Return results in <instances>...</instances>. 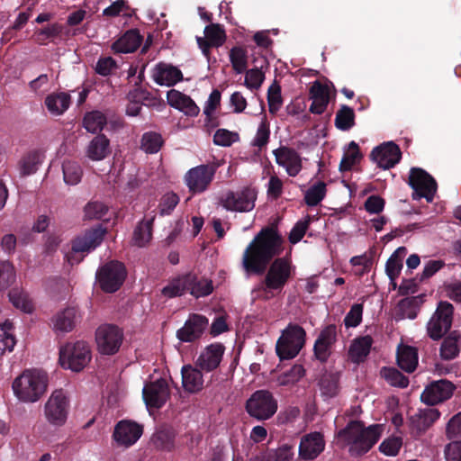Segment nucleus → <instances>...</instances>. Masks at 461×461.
<instances>
[{
    "label": "nucleus",
    "mask_w": 461,
    "mask_h": 461,
    "mask_svg": "<svg viewBox=\"0 0 461 461\" xmlns=\"http://www.w3.org/2000/svg\"><path fill=\"white\" fill-rule=\"evenodd\" d=\"M284 239L274 225L263 229L243 252L242 267L248 274L262 275L263 290L280 294L293 279L295 267L289 256L280 257Z\"/></svg>",
    "instance_id": "nucleus-1"
},
{
    "label": "nucleus",
    "mask_w": 461,
    "mask_h": 461,
    "mask_svg": "<svg viewBox=\"0 0 461 461\" xmlns=\"http://www.w3.org/2000/svg\"><path fill=\"white\" fill-rule=\"evenodd\" d=\"M382 432L381 424H373L366 428L363 421L351 420L339 431L338 437L348 447V452L352 456H360L376 444Z\"/></svg>",
    "instance_id": "nucleus-2"
},
{
    "label": "nucleus",
    "mask_w": 461,
    "mask_h": 461,
    "mask_svg": "<svg viewBox=\"0 0 461 461\" xmlns=\"http://www.w3.org/2000/svg\"><path fill=\"white\" fill-rule=\"evenodd\" d=\"M48 384L49 376L45 371L28 369L14 380L12 387L20 401L35 402L45 393Z\"/></svg>",
    "instance_id": "nucleus-3"
},
{
    "label": "nucleus",
    "mask_w": 461,
    "mask_h": 461,
    "mask_svg": "<svg viewBox=\"0 0 461 461\" xmlns=\"http://www.w3.org/2000/svg\"><path fill=\"white\" fill-rule=\"evenodd\" d=\"M189 292L195 298L205 297L213 292L212 281L189 272L169 281L162 289V294L168 298L183 295Z\"/></svg>",
    "instance_id": "nucleus-4"
},
{
    "label": "nucleus",
    "mask_w": 461,
    "mask_h": 461,
    "mask_svg": "<svg viewBox=\"0 0 461 461\" xmlns=\"http://www.w3.org/2000/svg\"><path fill=\"white\" fill-rule=\"evenodd\" d=\"M277 409V400L266 389L255 391L245 402V410L249 416L258 421L269 420L276 414Z\"/></svg>",
    "instance_id": "nucleus-5"
},
{
    "label": "nucleus",
    "mask_w": 461,
    "mask_h": 461,
    "mask_svg": "<svg viewBox=\"0 0 461 461\" xmlns=\"http://www.w3.org/2000/svg\"><path fill=\"white\" fill-rule=\"evenodd\" d=\"M306 332L298 325L290 323L277 339L276 351L281 360L295 357L305 344Z\"/></svg>",
    "instance_id": "nucleus-6"
},
{
    "label": "nucleus",
    "mask_w": 461,
    "mask_h": 461,
    "mask_svg": "<svg viewBox=\"0 0 461 461\" xmlns=\"http://www.w3.org/2000/svg\"><path fill=\"white\" fill-rule=\"evenodd\" d=\"M127 277L125 265L118 260H110L100 266L95 273V281L100 289L107 294L117 292Z\"/></svg>",
    "instance_id": "nucleus-7"
},
{
    "label": "nucleus",
    "mask_w": 461,
    "mask_h": 461,
    "mask_svg": "<svg viewBox=\"0 0 461 461\" xmlns=\"http://www.w3.org/2000/svg\"><path fill=\"white\" fill-rule=\"evenodd\" d=\"M92 358L91 349L86 341L67 343L59 349V363L65 369L74 372L83 370Z\"/></svg>",
    "instance_id": "nucleus-8"
},
{
    "label": "nucleus",
    "mask_w": 461,
    "mask_h": 461,
    "mask_svg": "<svg viewBox=\"0 0 461 461\" xmlns=\"http://www.w3.org/2000/svg\"><path fill=\"white\" fill-rule=\"evenodd\" d=\"M408 185L413 189L412 199L425 198L431 203L437 192V182L427 171L420 167H411Z\"/></svg>",
    "instance_id": "nucleus-9"
},
{
    "label": "nucleus",
    "mask_w": 461,
    "mask_h": 461,
    "mask_svg": "<svg viewBox=\"0 0 461 461\" xmlns=\"http://www.w3.org/2000/svg\"><path fill=\"white\" fill-rule=\"evenodd\" d=\"M454 307L441 301L427 324V332L430 339L438 340L450 330L453 321Z\"/></svg>",
    "instance_id": "nucleus-10"
},
{
    "label": "nucleus",
    "mask_w": 461,
    "mask_h": 461,
    "mask_svg": "<svg viewBox=\"0 0 461 461\" xmlns=\"http://www.w3.org/2000/svg\"><path fill=\"white\" fill-rule=\"evenodd\" d=\"M257 191L247 186L240 191H227L219 198V204L230 212H249L255 207Z\"/></svg>",
    "instance_id": "nucleus-11"
},
{
    "label": "nucleus",
    "mask_w": 461,
    "mask_h": 461,
    "mask_svg": "<svg viewBox=\"0 0 461 461\" xmlns=\"http://www.w3.org/2000/svg\"><path fill=\"white\" fill-rule=\"evenodd\" d=\"M123 331L114 324H103L95 331V341L99 352L103 355L116 354L123 341Z\"/></svg>",
    "instance_id": "nucleus-12"
},
{
    "label": "nucleus",
    "mask_w": 461,
    "mask_h": 461,
    "mask_svg": "<svg viewBox=\"0 0 461 461\" xmlns=\"http://www.w3.org/2000/svg\"><path fill=\"white\" fill-rule=\"evenodd\" d=\"M219 167V162H213L200 165L189 169L185 176V181L189 191L193 194H201L206 191L212 182Z\"/></svg>",
    "instance_id": "nucleus-13"
},
{
    "label": "nucleus",
    "mask_w": 461,
    "mask_h": 461,
    "mask_svg": "<svg viewBox=\"0 0 461 461\" xmlns=\"http://www.w3.org/2000/svg\"><path fill=\"white\" fill-rule=\"evenodd\" d=\"M338 341V328L329 324L321 330L313 344V357L321 364L328 362Z\"/></svg>",
    "instance_id": "nucleus-14"
},
{
    "label": "nucleus",
    "mask_w": 461,
    "mask_h": 461,
    "mask_svg": "<svg viewBox=\"0 0 461 461\" xmlns=\"http://www.w3.org/2000/svg\"><path fill=\"white\" fill-rule=\"evenodd\" d=\"M68 400L62 390H55L45 404L47 420L55 426H62L68 418Z\"/></svg>",
    "instance_id": "nucleus-15"
},
{
    "label": "nucleus",
    "mask_w": 461,
    "mask_h": 461,
    "mask_svg": "<svg viewBox=\"0 0 461 461\" xmlns=\"http://www.w3.org/2000/svg\"><path fill=\"white\" fill-rule=\"evenodd\" d=\"M208 325L209 321L205 316L191 313L184 326L176 330V338L181 342H194L202 338Z\"/></svg>",
    "instance_id": "nucleus-16"
},
{
    "label": "nucleus",
    "mask_w": 461,
    "mask_h": 461,
    "mask_svg": "<svg viewBox=\"0 0 461 461\" xmlns=\"http://www.w3.org/2000/svg\"><path fill=\"white\" fill-rule=\"evenodd\" d=\"M169 396L168 384L163 378L146 384L142 390V397L148 408H162Z\"/></svg>",
    "instance_id": "nucleus-17"
},
{
    "label": "nucleus",
    "mask_w": 461,
    "mask_h": 461,
    "mask_svg": "<svg viewBox=\"0 0 461 461\" xmlns=\"http://www.w3.org/2000/svg\"><path fill=\"white\" fill-rule=\"evenodd\" d=\"M370 158L377 163L383 169L393 167L402 158V152L398 145L389 141L373 149Z\"/></svg>",
    "instance_id": "nucleus-18"
},
{
    "label": "nucleus",
    "mask_w": 461,
    "mask_h": 461,
    "mask_svg": "<svg viewBox=\"0 0 461 461\" xmlns=\"http://www.w3.org/2000/svg\"><path fill=\"white\" fill-rule=\"evenodd\" d=\"M455 389L454 384L445 379L432 382L429 384L420 395L422 402L433 406L449 399Z\"/></svg>",
    "instance_id": "nucleus-19"
},
{
    "label": "nucleus",
    "mask_w": 461,
    "mask_h": 461,
    "mask_svg": "<svg viewBox=\"0 0 461 461\" xmlns=\"http://www.w3.org/2000/svg\"><path fill=\"white\" fill-rule=\"evenodd\" d=\"M142 433V425L133 420H122L116 424L113 437L119 445L130 447L141 437Z\"/></svg>",
    "instance_id": "nucleus-20"
},
{
    "label": "nucleus",
    "mask_w": 461,
    "mask_h": 461,
    "mask_svg": "<svg viewBox=\"0 0 461 461\" xmlns=\"http://www.w3.org/2000/svg\"><path fill=\"white\" fill-rule=\"evenodd\" d=\"M82 317L78 307H66L52 317L53 330L56 332H70L82 321Z\"/></svg>",
    "instance_id": "nucleus-21"
},
{
    "label": "nucleus",
    "mask_w": 461,
    "mask_h": 461,
    "mask_svg": "<svg viewBox=\"0 0 461 461\" xmlns=\"http://www.w3.org/2000/svg\"><path fill=\"white\" fill-rule=\"evenodd\" d=\"M225 347L220 342L208 345L198 357L195 365L203 371L212 372L221 364Z\"/></svg>",
    "instance_id": "nucleus-22"
},
{
    "label": "nucleus",
    "mask_w": 461,
    "mask_h": 461,
    "mask_svg": "<svg viewBox=\"0 0 461 461\" xmlns=\"http://www.w3.org/2000/svg\"><path fill=\"white\" fill-rule=\"evenodd\" d=\"M276 161L285 167L290 176H295L301 171L302 161L299 154L292 148L281 146L273 151Z\"/></svg>",
    "instance_id": "nucleus-23"
},
{
    "label": "nucleus",
    "mask_w": 461,
    "mask_h": 461,
    "mask_svg": "<svg viewBox=\"0 0 461 461\" xmlns=\"http://www.w3.org/2000/svg\"><path fill=\"white\" fill-rule=\"evenodd\" d=\"M105 230L101 227L86 230L84 235L77 237L72 241L74 252H89L98 247L104 240Z\"/></svg>",
    "instance_id": "nucleus-24"
},
{
    "label": "nucleus",
    "mask_w": 461,
    "mask_h": 461,
    "mask_svg": "<svg viewBox=\"0 0 461 461\" xmlns=\"http://www.w3.org/2000/svg\"><path fill=\"white\" fill-rule=\"evenodd\" d=\"M324 446V439L321 433L306 435L300 442L299 456L304 460H312L323 451Z\"/></svg>",
    "instance_id": "nucleus-25"
},
{
    "label": "nucleus",
    "mask_w": 461,
    "mask_h": 461,
    "mask_svg": "<svg viewBox=\"0 0 461 461\" xmlns=\"http://www.w3.org/2000/svg\"><path fill=\"white\" fill-rule=\"evenodd\" d=\"M310 98L312 100L309 111L314 114H322L330 103V95L327 86L315 81L310 87Z\"/></svg>",
    "instance_id": "nucleus-26"
},
{
    "label": "nucleus",
    "mask_w": 461,
    "mask_h": 461,
    "mask_svg": "<svg viewBox=\"0 0 461 461\" xmlns=\"http://www.w3.org/2000/svg\"><path fill=\"white\" fill-rule=\"evenodd\" d=\"M153 78L158 85L172 86L183 80V74L176 67L161 62L156 66Z\"/></svg>",
    "instance_id": "nucleus-27"
},
{
    "label": "nucleus",
    "mask_w": 461,
    "mask_h": 461,
    "mask_svg": "<svg viewBox=\"0 0 461 461\" xmlns=\"http://www.w3.org/2000/svg\"><path fill=\"white\" fill-rule=\"evenodd\" d=\"M167 104L179 111L184 112L188 116H196L199 113V107L195 104L194 100L176 90L171 89L167 94Z\"/></svg>",
    "instance_id": "nucleus-28"
},
{
    "label": "nucleus",
    "mask_w": 461,
    "mask_h": 461,
    "mask_svg": "<svg viewBox=\"0 0 461 461\" xmlns=\"http://www.w3.org/2000/svg\"><path fill=\"white\" fill-rule=\"evenodd\" d=\"M142 36L137 29L127 31L112 45L114 53H131L139 49L142 42Z\"/></svg>",
    "instance_id": "nucleus-29"
},
{
    "label": "nucleus",
    "mask_w": 461,
    "mask_h": 461,
    "mask_svg": "<svg viewBox=\"0 0 461 461\" xmlns=\"http://www.w3.org/2000/svg\"><path fill=\"white\" fill-rule=\"evenodd\" d=\"M182 386L189 393H196L203 388V377L201 369L191 365L183 366L181 369Z\"/></svg>",
    "instance_id": "nucleus-30"
},
{
    "label": "nucleus",
    "mask_w": 461,
    "mask_h": 461,
    "mask_svg": "<svg viewBox=\"0 0 461 461\" xmlns=\"http://www.w3.org/2000/svg\"><path fill=\"white\" fill-rule=\"evenodd\" d=\"M111 153L110 140L102 133L92 139L86 147V157L93 161L104 159Z\"/></svg>",
    "instance_id": "nucleus-31"
},
{
    "label": "nucleus",
    "mask_w": 461,
    "mask_h": 461,
    "mask_svg": "<svg viewBox=\"0 0 461 461\" xmlns=\"http://www.w3.org/2000/svg\"><path fill=\"white\" fill-rule=\"evenodd\" d=\"M398 366L407 372L412 373L418 366V350L408 345H399L396 353Z\"/></svg>",
    "instance_id": "nucleus-32"
},
{
    "label": "nucleus",
    "mask_w": 461,
    "mask_h": 461,
    "mask_svg": "<svg viewBox=\"0 0 461 461\" xmlns=\"http://www.w3.org/2000/svg\"><path fill=\"white\" fill-rule=\"evenodd\" d=\"M440 412L435 408L428 407L420 410L418 413L411 418V427L418 433H423L438 420Z\"/></svg>",
    "instance_id": "nucleus-33"
},
{
    "label": "nucleus",
    "mask_w": 461,
    "mask_h": 461,
    "mask_svg": "<svg viewBox=\"0 0 461 461\" xmlns=\"http://www.w3.org/2000/svg\"><path fill=\"white\" fill-rule=\"evenodd\" d=\"M374 340L371 336L366 335L355 339L348 349V356L353 363L364 362L370 353Z\"/></svg>",
    "instance_id": "nucleus-34"
},
{
    "label": "nucleus",
    "mask_w": 461,
    "mask_h": 461,
    "mask_svg": "<svg viewBox=\"0 0 461 461\" xmlns=\"http://www.w3.org/2000/svg\"><path fill=\"white\" fill-rule=\"evenodd\" d=\"M318 385L324 400L336 397L340 390L339 373L324 372L318 381Z\"/></svg>",
    "instance_id": "nucleus-35"
},
{
    "label": "nucleus",
    "mask_w": 461,
    "mask_h": 461,
    "mask_svg": "<svg viewBox=\"0 0 461 461\" xmlns=\"http://www.w3.org/2000/svg\"><path fill=\"white\" fill-rule=\"evenodd\" d=\"M44 104L53 115L63 114L70 105V95L67 93H52L46 96Z\"/></svg>",
    "instance_id": "nucleus-36"
},
{
    "label": "nucleus",
    "mask_w": 461,
    "mask_h": 461,
    "mask_svg": "<svg viewBox=\"0 0 461 461\" xmlns=\"http://www.w3.org/2000/svg\"><path fill=\"white\" fill-rule=\"evenodd\" d=\"M461 334L453 330L444 339L440 347V356L445 360L456 357L460 351Z\"/></svg>",
    "instance_id": "nucleus-37"
},
{
    "label": "nucleus",
    "mask_w": 461,
    "mask_h": 461,
    "mask_svg": "<svg viewBox=\"0 0 461 461\" xmlns=\"http://www.w3.org/2000/svg\"><path fill=\"white\" fill-rule=\"evenodd\" d=\"M176 434L173 429L163 428L158 429L152 437V442L158 450L171 452L175 449Z\"/></svg>",
    "instance_id": "nucleus-38"
},
{
    "label": "nucleus",
    "mask_w": 461,
    "mask_h": 461,
    "mask_svg": "<svg viewBox=\"0 0 461 461\" xmlns=\"http://www.w3.org/2000/svg\"><path fill=\"white\" fill-rule=\"evenodd\" d=\"M155 217L143 220L138 223L133 231V244L141 248L145 247L152 238V225Z\"/></svg>",
    "instance_id": "nucleus-39"
},
{
    "label": "nucleus",
    "mask_w": 461,
    "mask_h": 461,
    "mask_svg": "<svg viewBox=\"0 0 461 461\" xmlns=\"http://www.w3.org/2000/svg\"><path fill=\"white\" fill-rule=\"evenodd\" d=\"M107 123L106 116L100 111L86 113L83 119L84 128L91 133L102 131Z\"/></svg>",
    "instance_id": "nucleus-40"
},
{
    "label": "nucleus",
    "mask_w": 461,
    "mask_h": 461,
    "mask_svg": "<svg viewBox=\"0 0 461 461\" xmlns=\"http://www.w3.org/2000/svg\"><path fill=\"white\" fill-rule=\"evenodd\" d=\"M355 112L348 105L342 104L335 117V126L340 131H348L355 125Z\"/></svg>",
    "instance_id": "nucleus-41"
},
{
    "label": "nucleus",
    "mask_w": 461,
    "mask_h": 461,
    "mask_svg": "<svg viewBox=\"0 0 461 461\" xmlns=\"http://www.w3.org/2000/svg\"><path fill=\"white\" fill-rule=\"evenodd\" d=\"M230 61L236 74H241L248 68V52L243 47L235 46L230 50Z\"/></svg>",
    "instance_id": "nucleus-42"
},
{
    "label": "nucleus",
    "mask_w": 461,
    "mask_h": 461,
    "mask_svg": "<svg viewBox=\"0 0 461 461\" xmlns=\"http://www.w3.org/2000/svg\"><path fill=\"white\" fill-rule=\"evenodd\" d=\"M380 375L390 385L400 388H406L409 385V379L395 367L384 366L380 370Z\"/></svg>",
    "instance_id": "nucleus-43"
},
{
    "label": "nucleus",
    "mask_w": 461,
    "mask_h": 461,
    "mask_svg": "<svg viewBox=\"0 0 461 461\" xmlns=\"http://www.w3.org/2000/svg\"><path fill=\"white\" fill-rule=\"evenodd\" d=\"M8 296L10 302L15 308L20 309L23 312L28 313L32 312V303L29 298L28 294L23 290L19 289L17 287L13 288L12 290H10Z\"/></svg>",
    "instance_id": "nucleus-44"
},
{
    "label": "nucleus",
    "mask_w": 461,
    "mask_h": 461,
    "mask_svg": "<svg viewBox=\"0 0 461 461\" xmlns=\"http://www.w3.org/2000/svg\"><path fill=\"white\" fill-rule=\"evenodd\" d=\"M362 158L358 144L352 140L348 144V151L343 155L339 163V170L341 172L351 170L352 167Z\"/></svg>",
    "instance_id": "nucleus-45"
},
{
    "label": "nucleus",
    "mask_w": 461,
    "mask_h": 461,
    "mask_svg": "<svg viewBox=\"0 0 461 461\" xmlns=\"http://www.w3.org/2000/svg\"><path fill=\"white\" fill-rule=\"evenodd\" d=\"M164 144L161 134L155 131L145 132L141 137V149L149 154L158 153Z\"/></svg>",
    "instance_id": "nucleus-46"
},
{
    "label": "nucleus",
    "mask_w": 461,
    "mask_h": 461,
    "mask_svg": "<svg viewBox=\"0 0 461 461\" xmlns=\"http://www.w3.org/2000/svg\"><path fill=\"white\" fill-rule=\"evenodd\" d=\"M63 178L66 184L74 185L81 181L82 168L77 162L67 160L62 164Z\"/></svg>",
    "instance_id": "nucleus-47"
},
{
    "label": "nucleus",
    "mask_w": 461,
    "mask_h": 461,
    "mask_svg": "<svg viewBox=\"0 0 461 461\" xmlns=\"http://www.w3.org/2000/svg\"><path fill=\"white\" fill-rule=\"evenodd\" d=\"M326 184L319 181L312 185L304 194V202L308 206L318 205L326 195Z\"/></svg>",
    "instance_id": "nucleus-48"
},
{
    "label": "nucleus",
    "mask_w": 461,
    "mask_h": 461,
    "mask_svg": "<svg viewBox=\"0 0 461 461\" xmlns=\"http://www.w3.org/2000/svg\"><path fill=\"white\" fill-rule=\"evenodd\" d=\"M305 375V369L302 365L295 364L289 370L282 373L277 381L280 385L287 386L299 382Z\"/></svg>",
    "instance_id": "nucleus-49"
},
{
    "label": "nucleus",
    "mask_w": 461,
    "mask_h": 461,
    "mask_svg": "<svg viewBox=\"0 0 461 461\" xmlns=\"http://www.w3.org/2000/svg\"><path fill=\"white\" fill-rule=\"evenodd\" d=\"M39 164L40 153L35 150L28 152L19 162L21 175L29 176L35 173Z\"/></svg>",
    "instance_id": "nucleus-50"
},
{
    "label": "nucleus",
    "mask_w": 461,
    "mask_h": 461,
    "mask_svg": "<svg viewBox=\"0 0 461 461\" xmlns=\"http://www.w3.org/2000/svg\"><path fill=\"white\" fill-rule=\"evenodd\" d=\"M204 35L214 47L221 46L226 40L223 27L219 23H211L204 28Z\"/></svg>",
    "instance_id": "nucleus-51"
},
{
    "label": "nucleus",
    "mask_w": 461,
    "mask_h": 461,
    "mask_svg": "<svg viewBox=\"0 0 461 461\" xmlns=\"http://www.w3.org/2000/svg\"><path fill=\"white\" fill-rule=\"evenodd\" d=\"M32 7L30 6L27 8L25 12H22L18 14L16 20L14 21V24L10 27H8L4 32H3V40L5 41H10L14 33L23 28V26L27 23L28 20L32 16Z\"/></svg>",
    "instance_id": "nucleus-52"
},
{
    "label": "nucleus",
    "mask_w": 461,
    "mask_h": 461,
    "mask_svg": "<svg viewBox=\"0 0 461 461\" xmlns=\"http://www.w3.org/2000/svg\"><path fill=\"white\" fill-rule=\"evenodd\" d=\"M15 280L14 267L9 261H0V290L8 288Z\"/></svg>",
    "instance_id": "nucleus-53"
},
{
    "label": "nucleus",
    "mask_w": 461,
    "mask_h": 461,
    "mask_svg": "<svg viewBox=\"0 0 461 461\" xmlns=\"http://www.w3.org/2000/svg\"><path fill=\"white\" fill-rule=\"evenodd\" d=\"M311 223V216L306 215L303 220L298 221L292 228L288 240L290 243L296 244L302 240Z\"/></svg>",
    "instance_id": "nucleus-54"
},
{
    "label": "nucleus",
    "mask_w": 461,
    "mask_h": 461,
    "mask_svg": "<svg viewBox=\"0 0 461 461\" xmlns=\"http://www.w3.org/2000/svg\"><path fill=\"white\" fill-rule=\"evenodd\" d=\"M180 199L179 196L174 192H168L165 194L159 202L158 211L161 216L169 215L178 204Z\"/></svg>",
    "instance_id": "nucleus-55"
},
{
    "label": "nucleus",
    "mask_w": 461,
    "mask_h": 461,
    "mask_svg": "<svg viewBox=\"0 0 461 461\" xmlns=\"http://www.w3.org/2000/svg\"><path fill=\"white\" fill-rule=\"evenodd\" d=\"M267 103L269 113L275 114L283 104L281 88L278 85H272L267 91Z\"/></svg>",
    "instance_id": "nucleus-56"
},
{
    "label": "nucleus",
    "mask_w": 461,
    "mask_h": 461,
    "mask_svg": "<svg viewBox=\"0 0 461 461\" xmlns=\"http://www.w3.org/2000/svg\"><path fill=\"white\" fill-rule=\"evenodd\" d=\"M239 140V134L226 129H218L213 135V143L221 147H230Z\"/></svg>",
    "instance_id": "nucleus-57"
},
{
    "label": "nucleus",
    "mask_w": 461,
    "mask_h": 461,
    "mask_svg": "<svg viewBox=\"0 0 461 461\" xmlns=\"http://www.w3.org/2000/svg\"><path fill=\"white\" fill-rule=\"evenodd\" d=\"M108 208L105 204L101 202H89L85 206V216L86 218L92 219H103L107 213Z\"/></svg>",
    "instance_id": "nucleus-58"
},
{
    "label": "nucleus",
    "mask_w": 461,
    "mask_h": 461,
    "mask_svg": "<svg viewBox=\"0 0 461 461\" xmlns=\"http://www.w3.org/2000/svg\"><path fill=\"white\" fill-rule=\"evenodd\" d=\"M264 79L265 76L258 68H251L246 72L244 85L250 90L258 89Z\"/></svg>",
    "instance_id": "nucleus-59"
},
{
    "label": "nucleus",
    "mask_w": 461,
    "mask_h": 461,
    "mask_svg": "<svg viewBox=\"0 0 461 461\" xmlns=\"http://www.w3.org/2000/svg\"><path fill=\"white\" fill-rule=\"evenodd\" d=\"M363 309L362 303H355L351 306L344 318V324L347 328L357 327L361 323Z\"/></svg>",
    "instance_id": "nucleus-60"
},
{
    "label": "nucleus",
    "mask_w": 461,
    "mask_h": 461,
    "mask_svg": "<svg viewBox=\"0 0 461 461\" xmlns=\"http://www.w3.org/2000/svg\"><path fill=\"white\" fill-rule=\"evenodd\" d=\"M398 306L403 316L409 319H415L417 316L419 300L417 297H407L401 300Z\"/></svg>",
    "instance_id": "nucleus-61"
},
{
    "label": "nucleus",
    "mask_w": 461,
    "mask_h": 461,
    "mask_svg": "<svg viewBox=\"0 0 461 461\" xmlns=\"http://www.w3.org/2000/svg\"><path fill=\"white\" fill-rule=\"evenodd\" d=\"M62 31L63 26L58 23L44 27L37 32L38 42L40 44H45L46 40L59 37L61 34Z\"/></svg>",
    "instance_id": "nucleus-62"
},
{
    "label": "nucleus",
    "mask_w": 461,
    "mask_h": 461,
    "mask_svg": "<svg viewBox=\"0 0 461 461\" xmlns=\"http://www.w3.org/2000/svg\"><path fill=\"white\" fill-rule=\"evenodd\" d=\"M294 445L285 443L280 445L273 454H269L273 461H290L294 456Z\"/></svg>",
    "instance_id": "nucleus-63"
},
{
    "label": "nucleus",
    "mask_w": 461,
    "mask_h": 461,
    "mask_svg": "<svg viewBox=\"0 0 461 461\" xmlns=\"http://www.w3.org/2000/svg\"><path fill=\"white\" fill-rule=\"evenodd\" d=\"M402 447V439L397 437L384 439L379 446V450L386 456H396Z\"/></svg>",
    "instance_id": "nucleus-64"
}]
</instances>
